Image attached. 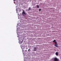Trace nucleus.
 I'll return each mask as SVG.
<instances>
[{
  "label": "nucleus",
  "mask_w": 61,
  "mask_h": 61,
  "mask_svg": "<svg viewBox=\"0 0 61 61\" xmlns=\"http://www.w3.org/2000/svg\"><path fill=\"white\" fill-rule=\"evenodd\" d=\"M54 61H58V59L56 57H55L53 58Z\"/></svg>",
  "instance_id": "obj_1"
},
{
  "label": "nucleus",
  "mask_w": 61,
  "mask_h": 61,
  "mask_svg": "<svg viewBox=\"0 0 61 61\" xmlns=\"http://www.w3.org/2000/svg\"><path fill=\"white\" fill-rule=\"evenodd\" d=\"M34 51H36V47H34Z\"/></svg>",
  "instance_id": "obj_2"
},
{
  "label": "nucleus",
  "mask_w": 61,
  "mask_h": 61,
  "mask_svg": "<svg viewBox=\"0 0 61 61\" xmlns=\"http://www.w3.org/2000/svg\"><path fill=\"white\" fill-rule=\"evenodd\" d=\"M54 46H55L56 47H58V46L56 44H55L54 45Z\"/></svg>",
  "instance_id": "obj_3"
},
{
  "label": "nucleus",
  "mask_w": 61,
  "mask_h": 61,
  "mask_svg": "<svg viewBox=\"0 0 61 61\" xmlns=\"http://www.w3.org/2000/svg\"><path fill=\"white\" fill-rule=\"evenodd\" d=\"M56 56H58V52H56Z\"/></svg>",
  "instance_id": "obj_4"
},
{
  "label": "nucleus",
  "mask_w": 61,
  "mask_h": 61,
  "mask_svg": "<svg viewBox=\"0 0 61 61\" xmlns=\"http://www.w3.org/2000/svg\"><path fill=\"white\" fill-rule=\"evenodd\" d=\"M29 10H31V8H30V7H29Z\"/></svg>",
  "instance_id": "obj_5"
},
{
  "label": "nucleus",
  "mask_w": 61,
  "mask_h": 61,
  "mask_svg": "<svg viewBox=\"0 0 61 61\" xmlns=\"http://www.w3.org/2000/svg\"><path fill=\"white\" fill-rule=\"evenodd\" d=\"M56 41V40H54V41H53V42H55Z\"/></svg>",
  "instance_id": "obj_6"
},
{
  "label": "nucleus",
  "mask_w": 61,
  "mask_h": 61,
  "mask_svg": "<svg viewBox=\"0 0 61 61\" xmlns=\"http://www.w3.org/2000/svg\"><path fill=\"white\" fill-rule=\"evenodd\" d=\"M54 43L55 44V45H56V44H57V43H56V42L55 41L54 42Z\"/></svg>",
  "instance_id": "obj_7"
},
{
  "label": "nucleus",
  "mask_w": 61,
  "mask_h": 61,
  "mask_svg": "<svg viewBox=\"0 0 61 61\" xmlns=\"http://www.w3.org/2000/svg\"><path fill=\"white\" fill-rule=\"evenodd\" d=\"M24 13H25V11H24L23 12H22V14H24Z\"/></svg>",
  "instance_id": "obj_8"
},
{
  "label": "nucleus",
  "mask_w": 61,
  "mask_h": 61,
  "mask_svg": "<svg viewBox=\"0 0 61 61\" xmlns=\"http://www.w3.org/2000/svg\"><path fill=\"white\" fill-rule=\"evenodd\" d=\"M37 7L38 8H39V6H38V5H37Z\"/></svg>",
  "instance_id": "obj_9"
},
{
  "label": "nucleus",
  "mask_w": 61,
  "mask_h": 61,
  "mask_svg": "<svg viewBox=\"0 0 61 61\" xmlns=\"http://www.w3.org/2000/svg\"><path fill=\"white\" fill-rule=\"evenodd\" d=\"M39 11H41V9H39Z\"/></svg>",
  "instance_id": "obj_10"
},
{
  "label": "nucleus",
  "mask_w": 61,
  "mask_h": 61,
  "mask_svg": "<svg viewBox=\"0 0 61 61\" xmlns=\"http://www.w3.org/2000/svg\"><path fill=\"white\" fill-rule=\"evenodd\" d=\"M29 50H30V49H29L28 50V51H29Z\"/></svg>",
  "instance_id": "obj_11"
},
{
  "label": "nucleus",
  "mask_w": 61,
  "mask_h": 61,
  "mask_svg": "<svg viewBox=\"0 0 61 61\" xmlns=\"http://www.w3.org/2000/svg\"><path fill=\"white\" fill-rule=\"evenodd\" d=\"M24 15H25V13H24Z\"/></svg>",
  "instance_id": "obj_12"
},
{
  "label": "nucleus",
  "mask_w": 61,
  "mask_h": 61,
  "mask_svg": "<svg viewBox=\"0 0 61 61\" xmlns=\"http://www.w3.org/2000/svg\"><path fill=\"white\" fill-rule=\"evenodd\" d=\"M23 14V15H24V14Z\"/></svg>",
  "instance_id": "obj_13"
},
{
  "label": "nucleus",
  "mask_w": 61,
  "mask_h": 61,
  "mask_svg": "<svg viewBox=\"0 0 61 61\" xmlns=\"http://www.w3.org/2000/svg\"><path fill=\"white\" fill-rule=\"evenodd\" d=\"M14 1H15V0H14Z\"/></svg>",
  "instance_id": "obj_14"
},
{
  "label": "nucleus",
  "mask_w": 61,
  "mask_h": 61,
  "mask_svg": "<svg viewBox=\"0 0 61 61\" xmlns=\"http://www.w3.org/2000/svg\"><path fill=\"white\" fill-rule=\"evenodd\" d=\"M22 43H20V44H22Z\"/></svg>",
  "instance_id": "obj_15"
},
{
  "label": "nucleus",
  "mask_w": 61,
  "mask_h": 61,
  "mask_svg": "<svg viewBox=\"0 0 61 61\" xmlns=\"http://www.w3.org/2000/svg\"><path fill=\"white\" fill-rule=\"evenodd\" d=\"M22 43H23V42H22Z\"/></svg>",
  "instance_id": "obj_16"
}]
</instances>
